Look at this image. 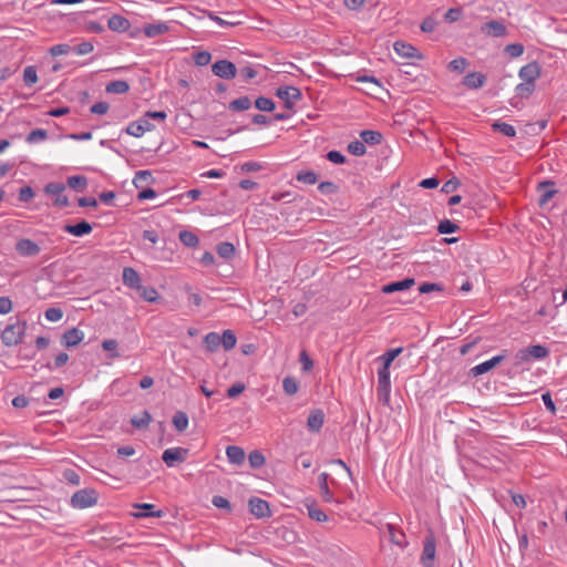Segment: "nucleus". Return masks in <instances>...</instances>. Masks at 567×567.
Masks as SVG:
<instances>
[{
    "mask_svg": "<svg viewBox=\"0 0 567 567\" xmlns=\"http://www.w3.org/2000/svg\"><path fill=\"white\" fill-rule=\"evenodd\" d=\"M107 27L113 32L124 33L131 28V22L121 14H113L107 20Z\"/></svg>",
    "mask_w": 567,
    "mask_h": 567,
    "instance_id": "2eb2a0df",
    "label": "nucleus"
},
{
    "mask_svg": "<svg viewBox=\"0 0 567 567\" xmlns=\"http://www.w3.org/2000/svg\"><path fill=\"white\" fill-rule=\"evenodd\" d=\"M485 81L486 76L480 72H471L463 78V84L472 90L482 87Z\"/></svg>",
    "mask_w": 567,
    "mask_h": 567,
    "instance_id": "b1692460",
    "label": "nucleus"
},
{
    "mask_svg": "<svg viewBox=\"0 0 567 567\" xmlns=\"http://www.w3.org/2000/svg\"><path fill=\"white\" fill-rule=\"evenodd\" d=\"M84 338L83 331L78 328L66 330L61 339V343L68 348L76 347Z\"/></svg>",
    "mask_w": 567,
    "mask_h": 567,
    "instance_id": "f3484780",
    "label": "nucleus"
},
{
    "mask_svg": "<svg viewBox=\"0 0 567 567\" xmlns=\"http://www.w3.org/2000/svg\"><path fill=\"white\" fill-rule=\"evenodd\" d=\"M63 477L68 483L72 484L74 486L80 484V475L74 470H71V468L65 470L63 472Z\"/></svg>",
    "mask_w": 567,
    "mask_h": 567,
    "instance_id": "69168bd1",
    "label": "nucleus"
},
{
    "mask_svg": "<svg viewBox=\"0 0 567 567\" xmlns=\"http://www.w3.org/2000/svg\"><path fill=\"white\" fill-rule=\"evenodd\" d=\"M504 51L511 58H518L524 53V45L520 43H511L505 47Z\"/></svg>",
    "mask_w": 567,
    "mask_h": 567,
    "instance_id": "5fc2aeb1",
    "label": "nucleus"
},
{
    "mask_svg": "<svg viewBox=\"0 0 567 567\" xmlns=\"http://www.w3.org/2000/svg\"><path fill=\"white\" fill-rule=\"evenodd\" d=\"M212 503L217 508H223L228 512L231 511V505H230L229 501L224 496L215 495L212 499Z\"/></svg>",
    "mask_w": 567,
    "mask_h": 567,
    "instance_id": "680f3d73",
    "label": "nucleus"
},
{
    "mask_svg": "<svg viewBox=\"0 0 567 567\" xmlns=\"http://www.w3.org/2000/svg\"><path fill=\"white\" fill-rule=\"evenodd\" d=\"M206 349L214 352L221 344L220 336L217 332H209L204 338Z\"/></svg>",
    "mask_w": 567,
    "mask_h": 567,
    "instance_id": "f704fd0d",
    "label": "nucleus"
},
{
    "mask_svg": "<svg viewBox=\"0 0 567 567\" xmlns=\"http://www.w3.org/2000/svg\"><path fill=\"white\" fill-rule=\"evenodd\" d=\"M390 540L398 545L401 548L406 547L408 543L405 542V534L401 529H396L392 524L386 525Z\"/></svg>",
    "mask_w": 567,
    "mask_h": 567,
    "instance_id": "393cba45",
    "label": "nucleus"
},
{
    "mask_svg": "<svg viewBox=\"0 0 567 567\" xmlns=\"http://www.w3.org/2000/svg\"><path fill=\"white\" fill-rule=\"evenodd\" d=\"M482 32L488 37L501 38L507 33L506 25L498 20H491L484 23L481 28Z\"/></svg>",
    "mask_w": 567,
    "mask_h": 567,
    "instance_id": "ddd939ff",
    "label": "nucleus"
},
{
    "mask_svg": "<svg viewBox=\"0 0 567 567\" xmlns=\"http://www.w3.org/2000/svg\"><path fill=\"white\" fill-rule=\"evenodd\" d=\"M542 68L538 62L533 61L522 66L518 71V76L522 81L535 83L540 76Z\"/></svg>",
    "mask_w": 567,
    "mask_h": 567,
    "instance_id": "9b49d317",
    "label": "nucleus"
},
{
    "mask_svg": "<svg viewBox=\"0 0 567 567\" xmlns=\"http://www.w3.org/2000/svg\"><path fill=\"white\" fill-rule=\"evenodd\" d=\"M328 480H329L328 473L323 472L319 475V489H320L322 498L326 502L331 503V502H333V494L329 488Z\"/></svg>",
    "mask_w": 567,
    "mask_h": 567,
    "instance_id": "a878e982",
    "label": "nucleus"
},
{
    "mask_svg": "<svg viewBox=\"0 0 567 567\" xmlns=\"http://www.w3.org/2000/svg\"><path fill=\"white\" fill-rule=\"evenodd\" d=\"M248 460H249V464H250V466L252 468H259L266 462L265 456L262 455V453L257 451V450L250 452V454L248 456Z\"/></svg>",
    "mask_w": 567,
    "mask_h": 567,
    "instance_id": "8fccbe9b",
    "label": "nucleus"
},
{
    "mask_svg": "<svg viewBox=\"0 0 567 567\" xmlns=\"http://www.w3.org/2000/svg\"><path fill=\"white\" fill-rule=\"evenodd\" d=\"M123 284L131 289L137 290L142 286L140 274L132 267H125L123 269Z\"/></svg>",
    "mask_w": 567,
    "mask_h": 567,
    "instance_id": "6ab92c4d",
    "label": "nucleus"
},
{
    "mask_svg": "<svg viewBox=\"0 0 567 567\" xmlns=\"http://www.w3.org/2000/svg\"><path fill=\"white\" fill-rule=\"evenodd\" d=\"M296 179L307 185H313L318 181V175L312 171H301L297 174Z\"/></svg>",
    "mask_w": 567,
    "mask_h": 567,
    "instance_id": "37998d69",
    "label": "nucleus"
},
{
    "mask_svg": "<svg viewBox=\"0 0 567 567\" xmlns=\"http://www.w3.org/2000/svg\"><path fill=\"white\" fill-rule=\"evenodd\" d=\"M460 229V226L455 223L451 221L450 219L441 220L437 226V231L440 234H452Z\"/></svg>",
    "mask_w": 567,
    "mask_h": 567,
    "instance_id": "09e8293b",
    "label": "nucleus"
},
{
    "mask_svg": "<svg viewBox=\"0 0 567 567\" xmlns=\"http://www.w3.org/2000/svg\"><path fill=\"white\" fill-rule=\"evenodd\" d=\"M44 315L49 321L56 322L62 319L63 311L60 308H49Z\"/></svg>",
    "mask_w": 567,
    "mask_h": 567,
    "instance_id": "0e129e2a",
    "label": "nucleus"
},
{
    "mask_svg": "<svg viewBox=\"0 0 567 567\" xmlns=\"http://www.w3.org/2000/svg\"><path fill=\"white\" fill-rule=\"evenodd\" d=\"M173 425L178 432H183L188 426V416L183 411H177L173 416Z\"/></svg>",
    "mask_w": 567,
    "mask_h": 567,
    "instance_id": "c9c22d12",
    "label": "nucleus"
},
{
    "mask_svg": "<svg viewBox=\"0 0 567 567\" xmlns=\"http://www.w3.org/2000/svg\"><path fill=\"white\" fill-rule=\"evenodd\" d=\"M276 96L284 101L287 110H292L296 103L302 99V93L296 86L286 85L277 89Z\"/></svg>",
    "mask_w": 567,
    "mask_h": 567,
    "instance_id": "39448f33",
    "label": "nucleus"
},
{
    "mask_svg": "<svg viewBox=\"0 0 567 567\" xmlns=\"http://www.w3.org/2000/svg\"><path fill=\"white\" fill-rule=\"evenodd\" d=\"M549 355L547 347L542 344H534L527 348L520 349L515 354L516 364L527 363L532 360H542Z\"/></svg>",
    "mask_w": 567,
    "mask_h": 567,
    "instance_id": "f03ea898",
    "label": "nucleus"
},
{
    "mask_svg": "<svg viewBox=\"0 0 567 567\" xmlns=\"http://www.w3.org/2000/svg\"><path fill=\"white\" fill-rule=\"evenodd\" d=\"M506 358L505 352L498 355L493 357L492 359L482 362L471 369V374L474 377L484 374L499 364Z\"/></svg>",
    "mask_w": 567,
    "mask_h": 567,
    "instance_id": "4468645a",
    "label": "nucleus"
},
{
    "mask_svg": "<svg viewBox=\"0 0 567 567\" xmlns=\"http://www.w3.org/2000/svg\"><path fill=\"white\" fill-rule=\"evenodd\" d=\"M393 48H394V51L399 55H401L403 58H408V59H411V58L422 59V55L419 53L417 49L415 47H413L412 44L406 43L404 41H396V42H394Z\"/></svg>",
    "mask_w": 567,
    "mask_h": 567,
    "instance_id": "aec40b11",
    "label": "nucleus"
},
{
    "mask_svg": "<svg viewBox=\"0 0 567 567\" xmlns=\"http://www.w3.org/2000/svg\"><path fill=\"white\" fill-rule=\"evenodd\" d=\"M360 137L362 138V142L369 145H377L380 144L383 136L379 131H372V130H364L360 133Z\"/></svg>",
    "mask_w": 567,
    "mask_h": 567,
    "instance_id": "c85d7f7f",
    "label": "nucleus"
},
{
    "mask_svg": "<svg viewBox=\"0 0 567 567\" xmlns=\"http://www.w3.org/2000/svg\"><path fill=\"white\" fill-rule=\"evenodd\" d=\"M492 128L495 132H498L507 137H515L516 136V130L512 124L496 121L492 124Z\"/></svg>",
    "mask_w": 567,
    "mask_h": 567,
    "instance_id": "7c9ffc66",
    "label": "nucleus"
},
{
    "mask_svg": "<svg viewBox=\"0 0 567 567\" xmlns=\"http://www.w3.org/2000/svg\"><path fill=\"white\" fill-rule=\"evenodd\" d=\"M92 225L86 220H81L75 225H64L63 230L76 237L87 235L92 231Z\"/></svg>",
    "mask_w": 567,
    "mask_h": 567,
    "instance_id": "412c9836",
    "label": "nucleus"
},
{
    "mask_svg": "<svg viewBox=\"0 0 567 567\" xmlns=\"http://www.w3.org/2000/svg\"><path fill=\"white\" fill-rule=\"evenodd\" d=\"M554 182L551 181H545L539 183L538 188L542 190V194L538 199L539 206H544L547 204L554 195L557 193V190L554 188Z\"/></svg>",
    "mask_w": 567,
    "mask_h": 567,
    "instance_id": "4be33fe9",
    "label": "nucleus"
},
{
    "mask_svg": "<svg viewBox=\"0 0 567 567\" xmlns=\"http://www.w3.org/2000/svg\"><path fill=\"white\" fill-rule=\"evenodd\" d=\"M126 134L132 135L134 137H141L144 135V130L142 128V124L140 121L131 122L126 128Z\"/></svg>",
    "mask_w": 567,
    "mask_h": 567,
    "instance_id": "6e6d98bb",
    "label": "nucleus"
},
{
    "mask_svg": "<svg viewBox=\"0 0 567 567\" xmlns=\"http://www.w3.org/2000/svg\"><path fill=\"white\" fill-rule=\"evenodd\" d=\"M226 455L230 463L241 464L245 461V452L237 445H230L226 449Z\"/></svg>",
    "mask_w": 567,
    "mask_h": 567,
    "instance_id": "bb28decb",
    "label": "nucleus"
},
{
    "mask_svg": "<svg viewBox=\"0 0 567 567\" xmlns=\"http://www.w3.org/2000/svg\"><path fill=\"white\" fill-rule=\"evenodd\" d=\"M535 89H536V83H529V82L522 81L515 87L516 96L520 97V99H528L534 93Z\"/></svg>",
    "mask_w": 567,
    "mask_h": 567,
    "instance_id": "c756f323",
    "label": "nucleus"
},
{
    "mask_svg": "<svg viewBox=\"0 0 567 567\" xmlns=\"http://www.w3.org/2000/svg\"><path fill=\"white\" fill-rule=\"evenodd\" d=\"M181 243L187 247H196L199 244V238L192 231L182 230L178 235Z\"/></svg>",
    "mask_w": 567,
    "mask_h": 567,
    "instance_id": "4c0bfd02",
    "label": "nucleus"
},
{
    "mask_svg": "<svg viewBox=\"0 0 567 567\" xmlns=\"http://www.w3.org/2000/svg\"><path fill=\"white\" fill-rule=\"evenodd\" d=\"M35 193L30 186H23L19 189V200L28 203L34 197Z\"/></svg>",
    "mask_w": 567,
    "mask_h": 567,
    "instance_id": "052dcab7",
    "label": "nucleus"
},
{
    "mask_svg": "<svg viewBox=\"0 0 567 567\" xmlns=\"http://www.w3.org/2000/svg\"><path fill=\"white\" fill-rule=\"evenodd\" d=\"M65 190V185L59 182L48 183L44 187V192L48 195L54 197L53 204L56 207L63 208L69 206V198L63 195Z\"/></svg>",
    "mask_w": 567,
    "mask_h": 567,
    "instance_id": "423d86ee",
    "label": "nucleus"
},
{
    "mask_svg": "<svg viewBox=\"0 0 567 567\" xmlns=\"http://www.w3.org/2000/svg\"><path fill=\"white\" fill-rule=\"evenodd\" d=\"M188 456V450L184 447H171L163 452L162 460L168 466L173 467L177 463H183Z\"/></svg>",
    "mask_w": 567,
    "mask_h": 567,
    "instance_id": "6e6552de",
    "label": "nucleus"
},
{
    "mask_svg": "<svg viewBox=\"0 0 567 567\" xmlns=\"http://www.w3.org/2000/svg\"><path fill=\"white\" fill-rule=\"evenodd\" d=\"M152 420V416L148 411H143L141 416H134L131 420V423L136 429H145L148 426L150 422Z\"/></svg>",
    "mask_w": 567,
    "mask_h": 567,
    "instance_id": "79ce46f5",
    "label": "nucleus"
},
{
    "mask_svg": "<svg viewBox=\"0 0 567 567\" xmlns=\"http://www.w3.org/2000/svg\"><path fill=\"white\" fill-rule=\"evenodd\" d=\"M66 184L70 188L75 189L78 192H82L87 186V179L82 175H73L68 177Z\"/></svg>",
    "mask_w": 567,
    "mask_h": 567,
    "instance_id": "2f4dec72",
    "label": "nucleus"
},
{
    "mask_svg": "<svg viewBox=\"0 0 567 567\" xmlns=\"http://www.w3.org/2000/svg\"><path fill=\"white\" fill-rule=\"evenodd\" d=\"M136 507L144 511V513L137 515L138 517H162L163 516L162 511H156V512L153 511L155 507L153 504L144 503V504L136 505Z\"/></svg>",
    "mask_w": 567,
    "mask_h": 567,
    "instance_id": "c03bdc74",
    "label": "nucleus"
},
{
    "mask_svg": "<svg viewBox=\"0 0 567 567\" xmlns=\"http://www.w3.org/2000/svg\"><path fill=\"white\" fill-rule=\"evenodd\" d=\"M326 156H327L328 161H330L333 164L340 165V164H344L347 162L346 156L342 153H340L339 151H334V150L329 151Z\"/></svg>",
    "mask_w": 567,
    "mask_h": 567,
    "instance_id": "e2e57ef3",
    "label": "nucleus"
},
{
    "mask_svg": "<svg viewBox=\"0 0 567 567\" xmlns=\"http://www.w3.org/2000/svg\"><path fill=\"white\" fill-rule=\"evenodd\" d=\"M414 284H415V280L413 278H405L400 281H393V282L384 285L381 288V291L386 295L398 292V291H404V290H409L410 288H412L414 286Z\"/></svg>",
    "mask_w": 567,
    "mask_h": 567,
    "instance_id": "dca6fc26",
    "label": "nucleus"
},
{
    "mask_svg": "<svg viewBox=\"0 0 567 567\" xmlns=\"http://www.w3.org/2000/svg\"><path fill=\"white\" fill-rule=\"evenodd\" d=\"M72 51V47L68 43L55 44L50 48L49 52L52 56H59L68 54Z\"/></svg>",
    "mask_w": 567,
    "mask_h": 567,
    "instance_id": "4d7b16f0",
    "label": "nucleus"
},
{
    "mask_svg": "<svg viewBox=\"0 0 567 567\" xmlns=\"http://www.w3.org/2000/svg\"><path fill=\"white\" fill-rule=\"evenodd\" d=\"M212 60V54L208 51H199L194 54V62L196 65L205 66Z\"/></svg>",
    "mask_w": 567,
    "mask_h": 567,
    "instance_id": "13d9d810",
    "label": "nucleus"
},
{
    "mask_svg": "<svg viewBox=\"0 0 567 567\" xmlns=\"http://www.w3.org/2000/svg\"><path fill=\"white\" fill-rule=\"evenodd\" d=\"M217 254L224 259H230L235 255V246L231 243L224 241L217 245Z\"/></svg>",
    "mask_w": 567,
    "mask_h": 567,
    "instance_id": "ea45409f",
    "label": "nucleus"
},
{
    "mask_svg": "<svg viewBox=\"0 0 567 567\" xmlns=\"http://www.w3.org/2000/svg\"><path fill=\"white\" fill-rule=\"evenodd\" d=\"M402 347L390 349L382 355H380L378 360L382 362L383 367L390 368L391 363L395 360L396 357H399L402 353Z\"/></svg>",
    "mask_w": 567,
    "mask_h": 567,
    "instance_id": "473e14b6",
    "label": "nucleus"
},
{
    "mask_svg": "<svg viewBox=\"0 0 567 567\" xmlns=\"http://www.w3.org/2000/svg\"><path fill=\"white\" fill-rule=\"evenodd\" d=\"M220 340L226 351L234 349L237 342V338L231 330H225L223 336H220Z\"/></svg>",
    "mask_w": 567,
    "mask_h": 567,
    "instance_id": "a19ab883",
    "label": "nucleus"
},
{
    "mask_svg": "<svg viewBox=\"0 0 567 567\" xmlns=\"http://www.w3.org/2000/svg\"><path fill=\"white\" fill-rule=\"evenodd\" d=\"M467 64H468V62L465 58H457L450 62L449 68L452 71L462 73L465 71Z\"/></svg>",
    "mask_w": 567,
    "mask_h": 567,
    "instance_id": "bf43d9fd",
    "label": "nucleus"
},
{
    "mask_svg": "<svg viewBox=\"0 0 567 567\" xmlns=\"http://www.w3.org/2000/svg\"><path fill=\"white\" fill-rule=\"evenodd\" d=\"M97 499L99 494L95 489L83 488L72 495L70 504L73 508L84 509L94 506Z\"/></svg>",
    "mask_w": 567,
    "mask_h": 567,
    "instance_id": "7ed1b4c3",
    "label": "nucleus"
},
{
    "mask_svg": "<svg viewBox=\"0 0 567 567\" xmlns=\"http://www.w3.org/2000/svg\"><path fill=\"white\" fill-rule=\"evenodd\" d=\"M16 250L20 256L33 257L40 252V246L29 238L19 239L16 244Z\"/></svg>",
    "mask_w": 567,
    "mask_h": 567,
    "instance_id": "f8f14e48",
    "label": "nucleus"
},
{
    "mask_svg": "<svg viewBox=\"0 0 567 567\" xmlns=\"http://www.w3.org/2000/svg\"><path fill=\"white\" fill-rule=\"evenodd\" d=\"M47 136H48V133H47L45 130H43V128H35V130L31 131L28 134L25 141L28 143L32 144V143H37V142L45 140Z\"/></svg>",
    "mask_w": 567,
    "mask_h": 567,
    "instance_id": "603ef678",
    "label": "nucleus"
},
{
    "mask_svg": "<svg viewBox=\"0 0 567 567\" xmlns=\"http://www.w3.org/2000/svg\"><path fill=\"white\" fill-rule=\"evenodd\" d=\"M143 31L147 38H155L157 35L167 33L169 31V25L163 21L147 23L144 25Z\"/></svg>",
    "mask_w": 567,
    "mask_h": 567,
    "instance_id": "5701e85b",
    "label": "nucleus"
},
{
    "mask_svg": "<svg viewBox=\"0 0 567 567\" xmlns=\"http://www.w3.org/2000/svg\"><path fill=\"white\" fill-rule=\"evenodd\" d=\"M102 348L105 351H109V358L114 359L117 358L120 354L116 351L117 350V341L115 339H106L102 342Z\"/></svg>",
    "mask_w": 567,
    "mask_h": 567,
    "instance_id": "864d4df0",
    "label": "nucleus"
},
{
    "mask_svg": "<svg viewBox=\"0 0 567 567\" xmlns=\"http://www.w3.org/2000/svg\"><path fill=\"white\" fill-rule=\"evenodd\" d=\"M212 71L216 76L225 80L234 79L237 74L236 65L228 60L216 61L212 65Z\"/></svg>",
    "mask_w": 567,
    "mask_h": 567,
    "instance_id": "1a4fd4ad",
    "label": "nucleus"
},
{
    "mask_svg": "<svg viewBox=\"0 0 567 567\" xmlns=\"http://www.w3.org/2000/svg\"><path fill=\"white\" fill-rule=\"evenodd\" d=\"M255 106L259 111L271 112L275 110V103L268 97L260 96L255 101Z\"/></svg>",
    "mask_w": 567,
    "mask_h": 567,
    "instance_id": "3c124183",
    "label": "nucleus"
},
{
    "mask_svg": "<svg viewBox=\"0 0 567 567\" xmlns=\"http://www.w3.org/2000/svg\"><path fill=\"white\" fill-rule=\"evenodd\" d=\"M130 90V84L123 80L112 81L106 84L105 91L112 94H124Z\"/></svg>",
    "mask_w": 567,
    "mask_h": 567,
    "instance_id": "cd10ccee",
    "label": "nucleus"
},
{
    "mask_svg": "<svg viewBox=\"0 0 567 567\" xmlns=\"http://www.w3.org/2000/svg\"><path fill=\"white\" fill-rule=\"evenodd\" d=\"M249 511L256 518H267L271 516V511L267 501L259 497L249 499Z\"/></svg>",
    "mask_w": 567,
    "mask_h": 567,
    "instance_id": "9d476101",
    "label": "nucleus"
},
{
    "mask_svg": "<svg viewBox=\"0 0 567 567\" xmlns=\"http://www.w3.org/2000/svg\"><path fill=\"white\" fill-rule=\"evenodd\" d=\"M324 423V413L320 409L312 410L307 419V427L310 432L318 433Z\"/></svg>",
    "mask_w": 567,
    "mask_h": 567,
    "instance_id": "a211bd4d",
    "label": "nucleus"
},
{
    "mask_svg": "<svg viewBox=\"0 0 567 567\" xmlns=\"http://www.w3.org/2000/svg\"><path fill=\"white\" fill-rule=\"evenodd\" d=\"M23 82L28 86H31L38 82V74L34 65H29L24 69Z\"/></svg>",
    "mask_w": 567,
    "mask_h": 567,
    "instance_id": "a18cd8bd",
    "label": "nucleus"
},
{
    "mask_svg": "<svg viewBox=\"0 0 567 567\" xmlns=\"http://www.w3.org/2000/svg\"><path fill=\"white\" fill-rule=\"evenodd\" d=\"M250 106H251L250 99L248 96H241L239 99L231 101L229 103L228 107L231 111L241 112V111H246V110L250 109Z\"/></svg>",
    "mask_w": 567,
    "mask_h": 567,
    "instance_id": "58836bf2",
    "label": "nucleus"
},
{
    "mask_svg": "<svg viewBox=\"0 0 567 567\" xmlns=\"http://www.w3.org/2000/svg\"><path fill=\"white\" fill-rule=\"evenodd\" d=\"M436 544L433 532H429L423 542L421 563L424 567H432L435 558Z\"/></svg>",
    "mask_w": 567,
    "mask_h": 567,
    "instance_id": "0eeeda50",
    "label": "nucleus"
},
{
    "mask_svg": "<svg viewBox=\"0 0 567 567\" xmlns=\"http://www.w3.org/2000/svg\"><path fill=\"white\" fill-rule=\"evenodd\" d=\"M137 291L140 293V297L147 302H156L157 299L159 298V295L154 287H145L142 285L137 289Z\"/></svg>",
    "mask_w": 567,
    "mask_h": 567,
    "instance_id": "72a5a7b5",
    "label": "nucleus"
},
{
    "mask_svg": "<svg viewBox=\"0 0 567 567\" xmlns=\"http://www.w3.org/2000/svg\"><path fill=\"white\" fill-rule=\"evenodd\" d=\"M27 321L17 319L16 322L8 324L1 333V341L6 347L18 346L22 342L25 331Z\"/></svg>",
    "mask_w": 567,
    "mask_h": 567,
    "instance_id": "f257e3e1",
    "label": "nucleus"
},
{
    "mask_svg": "<svg viewBox=\"0 0 567 567\" xmlns=\"http://www.w3.org/2000/svg\"><path fill=\"white\" fill-rule=\"evenodd\" d=\"M282 388L288 395H293L297 393L299 385L295 378L286 377L282 381Z\"/></svg>",
    "mask_w": 567,
    "mask_h": 567,
    "instance_id": "de8ad7c7",
    "label": "nucleus"
},
{
    "mask_svg": "<svg viewBox=\"0 0 567 567\" xmlns=\"http://www.w3.org/2000/svg\"><path fill=\"white\" fill-rule=\"evenodd\" d=\"M94 47L91 42H82L80 44H78L76 47L72 48V50L78 54V55H85V54H89L93 51Z\"/></svg>",
    "mask_w": 567,
    "mask_h": 567,
    "instance_id": "338daca9",
    "label": "nucleus"
},
{
    "mask_svg": "<svg viewBox=\"0 0 567 567\" xmlns=\"http://www.w3.org/2000/svg\"><path fill=\"white\" fill-rule=\"evenodd\" d=\"M348 152L354 156H363L367 147L362 141H352L348 144Z\"/></svg>",
    "mask_w": 567,
    "mask_h": 567,
    "instance_id": "49530a36",
    "label": "nucleus"
},
{
    "mask_svg": "<svg viewBox=\"0 0 567 567\" xmlns=\"http://www.w3.org/2000/svg\"><path fill=\"white\" fill-rule=\"evenodd\" d=\"M308 515L311 519L316 522H326L328 519L327 514L321 511L315 503L307 504Z\"/></svg>",
    "mask_w": 567,
    "mask_h": 567,
    "instance_id": "e433bc0d",
    "label": "nucleus"
},
{
    "mask_svg": "<svg viewBox=\"0 0 567 567\" xmlns=\"http://www.w3.org/2000/svg\"><path fill=\"white\" fill-rule=\"evenodd\" d=\"M378 398L383 404H389L391 392L390 368L381 367L378 371Z\"/></svg>",
    "mask_w": 567,
    "mask_h": 567,
    "instance_id": "20e7f679",
    "label": "nucleus"
},
{
    "mask_svg": "<svg viewBox=\"0 0 567 567\" xmlns=\"http://www.w3.org/2000/svg\"><path fill=\"white\" fill-rule=\"evenodd\" d=\"M318 189L321 194H334L338 190V186L332 182H321L318 186Z\"/></svg>",
    "mask_w": 567,
    "mask_h": 567,
    "instance_id": "774afa93",
    "label": "nucleus"
}]
</instances>
